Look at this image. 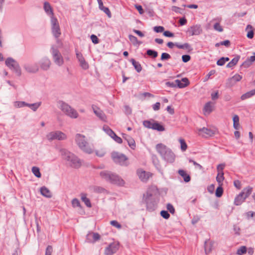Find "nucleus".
<instances>
[{"label": "nucleus", "instance_id": "c85d7f7f", "mask_svg": "<svg viewBox=\"0 0 255 255\" xmlns=\"http://www.w3.org/2000/svg\"><path fill=\"white\" fill-rule=\"evenodd\" d=\"M81 198L82 201L84 202L85 204L88 207H91L92 205L90 202V200L89 198L87 197V195L85 193H82L81 194Z\"/></svg>", "mask_w": 255, "mask_h": 255}, {"label": "nucleus", "instance_id": "09e8293b", "mask_svg": "<svg viewBox=\"0 0 255 255\" xmlns=\"http://www.w3.org/2000/svg\"><path fill=\"white\" fill-rule=\"evenodd\" d=\"M128 141L127 142L129 146L133 149H134L135 147V143L134 139L130 136H128Z\"/></svg>", "mask_w": 255, "mask_h": 255}, {"label": "nucleus", "instance_id": "5fc2aeb1", "mask_svg": "<svg viewBox=\"0 0 255 255\" xmlns=\"http://www.w3.org/2000/svg\"><path fill=\"white\" fill-rule=\"evenodd\" d=\"M213 27H214V29L215 30H216V31H218L219 32H222L223 31V28L220 25V24L219 22H217L215 23L214 24V26Z\"/></svg>", "mask_w": 255, "mask_h": 255}, {"label": "nucleus", "instance_id": "0e129e2a", "mask_svg": "<svg viewBox=\"0 0 255 255\" xmlns=\"http://www.w3.org/2000/svg\"><path fill=\"white\" fill-rule=\"evenodd\" d=\"M110 223L112 226L116 227L118 229H121L122 228L121 225L116 220L111 221Z\"/></svg>", "mask_w": 255, "mask_h": 255}, {"label": "nucleus", "instance_id": "423d86ee", "mask_svg": "<svg viewBox=\"0 0 255 255\" xmlns=\"http://www.w3.org/2000/svg\"><path fill=\"white\" fill-rule=\"evenodd\" d=\"M57 106L65 115L71 118H77L78 116L77 112L71 106L62 101H59Z\"/></svg>", "mask_w": 255, "mask_h": 255}, {"label": "nucleus", "instance_id": "f03ea898", "mask_svg": "<svg viewBox=\"0 0 255 255\" xmlns=\"http://www.w3.org/2000/svg\"><path fill=\"white\" fill-rule=\"evenodd\" d=\"M157 152L162 159L168 163H173L175 159V155L172 150L163 143H158L155 147Z\"/></svg>", "mask_w": 255, "mask_h": 255}, {"label": "nucleus", "instance_id": "bb28decb", "mask_svg": "<svg viewBox=\"0 0 255 255\" xmlns=\"http://www.w3.org/2000/svg\"><path fill=\"white\" fill-rule=\"evenodd\" d=\"M40 193L44 197L51 198L52 194L50 190L45 186H43L40 188Z\"/></svg>", "mask_w": 255, "mask_h": 255}, {"label": "nucleus", "instance_id": "603ef678", "mask_svg": "<svg viewBox=\"0 0 255 255\" xmlns=\"http://www.w3.org/2000/svg\"><path fill=\"white\" fill-rule=\"evenodd\" d=\"M93 191L96 193H101L104 192L106 190L100 186H95L93 187Z\"/></svg>", "mask_w": 255, "mask_h": 255}, {"label": "nucleus", "instance_id": "cd10ccee", "mask_svg": "<svg viewBox=\"0 0 255 255\" xmlns=\"http://www.w3.org/2000/svg\"><path fill=\"white\" fill-rule=\"evenodd\" d=\"M203 111L205 114H209L212 112L213 106L211 102H208L205 104Z\"/></svg>", "mask_w": 255, "mask_h": 255}, {"label": "nucleus", "instance_id": "49530a36", "mask_svg": "<svg viewBox=\"0 0 255 255\" xmlns=\"http://www.w3.org/2000/svg\"><path fill=\"white\" fill-rule=\"evenodd\" d=\"M222 184H219V186L217 187L216 190V196L217 197H220L222 196L223 193V189L222 187Z\"/></svg>", "mask_w": 255, "mask_h": 255}, {"label": "nucleus", "instance_id": "4be33fe9", "mask_svg": "<svg viewBox=\"0 0 255 255\" xmlns=\"http://www.w3.org/2000/svg\"><path fill=\"white\" fill-rule=\"evenodd\" d=\"M175 82L176 83V87L179 88H185L190 84L189 80L187 78H183L181 80L178 79L176 80H175Z\"/></svg>", "mask_w": 255, "mask_h": 255}, {"label": "nucleus", "instance_id": "20e7f679", "mask_svg": "<svg viewBox=\"0 0 255 255\" xmlns=\"http://www.w3.org/2000/svg\"><path fill=\"white\" fill-rule=\"evenodd\" d=\"M101 177L106 181L119 185L124 184V181L118 175L109 171H103L100 172Z\"/></svg>", "mask_w": 255, "mask_h": 255}, {"label": "nucleus", "instance_id": "052dcab7", "mask_svg": "<svg viewBox=\"0 0 255 255\" xmlns=\"http://www.w3.org/2000/svg\"><path fill=\"white\" fill-rule=\"evenodd\" d=\"M15 106L18 108H21L25 106L27 107L28 106V103L22 101L16 102Z\"/></svg>", "mask_w": 255, "mask_h": 255}, {"label": "nucleus", "instance_id": "9d476101", "mask_svg": "<svg viewBox=\"0 0 255 255\" xmlns=\"http://www.w3.org/2000/svg\"><path fill=\"white\" fill-rule=\"evenodd\" d=\"M54 63L59 66H62L64 63V60L60 52L55 46H52L50 49Z\"/></svg>", "mask_w": 255, "mask_h": 255}, {"label": "nucleus", "instance_id": "a878e982", "mask_svg": "<svg viewBox=\"0 0 255 255\" xmlns=\"http://www.w3.org/2000/svg\"><path fill=\"white\" fill-rule=\"evenodd\" d=\"M178 174L183 178L184 181L185 182H188L191 180L190 176L183 169H179L178 171Z\"/></svg>", "mask_w": 255, "mask_h": 255}, {"label": "nucleus", "instance_id": "b1692460", "mask_svg": "<svg viewBox=\"0 0 255 255\" xmlns=\"http://www.w3.org/2000/svg\"><path fill=\"white\" fill-rule=\"evenodd\" d=\"M137 173L139 178L143 182L147 181L150 176V173L149 172H146L145 171H138Z\"/></svg>", "mask_w": 255, "mask_h": 255}, {"label": "nucleus", "instance_id": "680f3d73", "mask_svg": "<svg viewBox=\"0 0 255 255\" xmlns=\"http://www.w3.org/2000/svg\"><path fill=\"white\" fill-rule=\"evenodd\" d=\"M72 205L73 207H81L80 203L77 198H74L72 200Z\"/></svg>", "mask_w": 255, "mask_h": 255}, {"label": "nucleus", "instance_id": "de8ad7c7", "mask_svg": "<svg viewBox=\"0 0 255 255\" xmlns=\"http://www.w3.org/2000/svg\"><path fill=\"white\" fill-rule=\"evenodd\" d=\"M146 54L149 56L152 57L154 58H156L158 56L157 52L151 49L147 50L146 51Z\"/></svg>", "mask_w": 255, "mask_h": 255}, {"label": "nucleus", "instance_id": "39448f33", "mask_svg": "<svg viewBox=\"0 0 255 255\" xmlns=\"http://www.w3.org/2000/svg\"><path fill=\"white\" fill-rule=\"evenodd\" d=\"M57 106L65 115L71 118H77L78 116L77 112L71 106L62 101H59Z\"/></svg>", "mask_w": 255, "mask_h": 255}, {"label": "nucleus", "instance_id": "bf43d9fd", "mask_svg": "<svg viewBox=\"0 0 255 255\" xmlns=\"http://www.w3.org/2000/svg\"><path fill=\"white\" fill-rule=\"evenodd\" d=\"M153 125V123H151L150 121L146 120L144 121L143 122V125L148 128H151L152 125Z\"/></svg>", "mask_w": 255, "mask_h": 255}, {"label": "nucleus", "instance_id": "7ed1b4c3", "mask_svg": "<svg viewBox=\"0 0 255 255\" xmlns=\"http://www.w3.org/2000/svg\"><path fill=\"white\" fill-rule=\"evenodd\" d=\"M75 141L80 149L84 152L91 154L94 152V146L90 144L86 140V137L79 133L75 135Z\"/></svg>", "mask_w": 255, "mask_h": 255}, {"label": "nucleus", "instance_id": "4c0bfd02", "mask_svg": "<svg viewBox=\"0 0 255 255\" xmlns=\"http://www.w3.org/2000/svg\"><path fill=\"white\" fill-rule=\"evenodd\" d=\"M152 162L155 167L158 170H160L161 166L160 161L156 155H153L152 156Z\"/></svg>", "mask_w": 255, "mask_h": 255}, {"label": "nucleus", "instance_id": "f8f14e48", "mask_svg": "<svg viewBox=\"0 0 255 255\" xmlns=\"http://www.w3.org/2000/svg\"><path fill=\"white\" fill-rule=\"evenodd\" d=\"M50 22L52 34L56 38L58 39L61 35V31L57 19L54 16H51Z\"/></svg>", "mask_w": 255, "mask_h": 255}, {"label": "nucleus", "instance_id": "6e6d98bb", "mask_svg": "<svg viewBox=\"0 0 255 255\" xmlns=\"http://www.w3.org/2000/svg\"><path fill=\"white\" fill-rule=\"evenodd\" d=\"M171 58V56L167 53H162L160 59L162 61L167 60Z\"/></svg>", "mask_w": 255, "mask_h": 255}, {"label": "nucleus", "instance_id": "473e14b6", "mask_svg": "<svg viewBox=\"0 0 255 255\" xmlns=\"http://www.w3.org/2000/svg\"><path fill=\"white\" fill-rule=\"evenodd\" d=\"M130 61L132 63V64L136 71L138 73H139L142 70V67L140 64L138 62H136L134 59L132 58L131 59Z\"/></svg>", "mask_w": 255, "mask_h": 255}, {"label": "nucleus", "instance_id": "6ab92c4d", "mask_svg": "<svg viewBox=\"0 0 255 255\" xmlns=\"http://www.w3.org/2000/svg\"><path fill=\"white\" fill-rule=\"evenodd\" d=\"M24 69L28 73H35L39 70L37 64H25L23 66Z\"/></svg>", "mask_w": 255, "mask_h": 255}, {"label": "nucleus", "instance_id": "3c124183", "mask_svg": "<svg viewBox=\"0 0 255 255\" xmlns=\"http://www.w3.org/2000/svg\"><path fill=\"white\" fill-rule=\"evenodd\" d=\"M180 145H181V149L183 151H185L187 148V145L185 142L184 139L182 138H180L179 140Z\"/></svg>", "mask_w": 255, "mask_h": 255}, {"label": "nucleus", "instance_id": "338daca9", "mask_svg": "<svg viewBox=\"0 0 255 255\" xmlns=\"http://www.w3.org/2000/svg\"><path fill=\"white\" fill-rule=\"evenodd\" d=\"M52 252V247L51 246H48L46 249L45 255H51Z\"/></svg>", "mask_w": 255, "mask_h": 255}, {"label": "nucleus", "instance_id": "f3484780", "mask_svg": "<svg viewBox=\"0 0 255 255\" xmlns=\"http://www.w3.org/2000/svg\"><path fill=\"white\" fill-rule=\"evenodd\" d=\"M76 57L78 60V61L80 63V66L84 70H87L89 68V64L88 62H87L83 57L82 54L80 52H79L78 51H76Z\"/></svg>", "mask_w": 255, "mask_h": 255}, {"label": "nucleus", "instance_id": "1a4fd4ad", "mask_svg": "<svg viewBox=\"0 0 255 255\" xmlns=\"http://www.w3.org/2000/svg\"><path fill=\"white\" fill-rule=\"evenodd\" d=\"M5 65L15 74L20 76L21 75V69L18 62L11 57L7 58L5 61Z\"/></svg>", "mask_w": 255, "mask_h": 255}, {"label": "nucleus", "instance_id": "ddd939ff", "mask_svg": "<svg viewBox=\"0 0 255 255\" xmlns=\"http://www.w3.org/2000/svg\"><path fill=\"white\" fill-rule=\"evenodd\" d=\"M46 137L49 140L55 139L63 140L66 139L67 138V136L64 133L59 130L49 132L47 134Z\"/></svg>", "mask_w": 255, "mask_h": 255}, {"label": "nucleus", "instance_id": "69168bd1", "mask_svg": "<svg viewBox=\"0 0 255 255\" xmlns=\"http://www.w3.org/2000/svg\"><path fill=\"white\" fill-rule=\"evenodd\" d=\"M167 209L169 212H170L171 214H174L175 212V209L173 205L170 203L167 204Z\"/></svg>", "mask_w": 255, "mask_h": 255}, {"label": "nucleus", "instance_id": "37998d69", "mask_svg": "<svg viewBox=\"0 0 255 255\" xmlns=\"http://www.w3.org/2000/svg\"><path fill=\"white\" fill-rule=\"evenodd\" d=\"M250 29L251 30L248 31V33H247V37L250 38V39H252L254 37V31L253 30V27L252 25L249 24L247 25V28H246V30L248 29Z\"/></svg>", "mask_w": 255, "mask_h": 255}, {"label": "nucleus", "instance_id": "9b49d317", "mask_svg": "<svg viewBox=\"0 0 255 255\" xmlns=\"http://www.w3.org/2000/svg\"><path fill=\"white\" fill-rule=\"evenodd\" d=\"M112 157L114 161L121 165H127V157L122 154L117 152H114L112 153Z\"/></svg>", "mask_w": 255, "mask_h": 255}, {"label": "nucleus", "instance_id": "a19ab883", "mask_svg": "<svg viewBox=\"0 0 255 255\" xmlns=\"http://www.w3.org/2000/svg\"><path fill=\"white\" fill-rule=\"evenodd\" d=\"M128 37L129 40L132 43L133 45H140L141 44V42L139 41L135 36L129 35Z\"/></svg>", "mask_w": 255, "mask_h": 255}, {"label": "nucleus", "instance_id": "58836bf2", "mask_svg": "<svg viewBox=\"0 0 255 255\" xmlns=\"http://www.w3.org/2000/svg\"><path fill=\"white\" fill-rule=\"evenodd\" d=\"M175 46L180 49H186L188 50H192V48H191L190 45L188 43H185L183 44H179L178 43H176Z\"/></svg>", "mask_w": 255, "mask_h": 255}, {"label": "nucleus", "instance_id": "f257e3e1", "mask_svg": "<svg viewBox=\"0 0 255 255\" xmlns=\"http://www.w3.org/2000/svg\"><path fill=\"white\" fill-rule=\"evenodd\" d=\"M60 153L68 166L74 168H79L81 166V160L74 153L65 148L61 149Z\"/></svg>", "mask_w": 255, "mask_h": 255}, {"label": "nucleus", "instance_id": "8fccbe9b", "mask_svg": "<svg viewBox=\"0 0 255 255\" xmlns=\"http://www.w3.org/2000/svg\"><path fill=\"white\" fill-rule=\"evenodd\" d=\"M247 252V249L246 246H242L241 247L237 252V254L238 255H243L245 254Z\"/></svg>", "mask_w": 255, "mask_h": 255}, {"label": "nucleus", "instance_id": "79ce46f5", "mask_svg": "<svg viewBox=\"0 0 255 255\" xmlns=\"http://www.w3.org/2000/svg\"><path fill=\"white\" fill-rule=\"evenodd\" d=\"M41 104V102L35 103L33 104H28V106L27 107H29L33 111H36L37 110V109L40 107Z\"/></svg>", "mask_w": 255, "mask_h": 255}, {"label": "nucleus", "instance_id": "393cba45", "mask_svg": "<svg viewBox=\"0 0 255 255\" xmlns=\"http://www.w3.org/2000/svg\"><path fill=\"white\" fill-rule=\"evenodd\" d=\"M246 198L243 196V193H240L235 198L234 204L236 206L241 205L245 200Z\"/></svg>", "mask_w": 255, "mask_h": 255}, {"label": "nucleus", "instance_id": "412c9836", "mask_svg": "<svg viewBox=\"0 0 255 255\" xmlns=\"http://www.w3.org/2000/svg\"><path fill=\"white\" fill-rule=\"evenodd\" d=\"M41 68L43 70H47L51 65L50 60L47 57L43 58L39 63Z\"/></svg>", "mask_w": 255, "mask_h": 255}, {"label": "nucleus", "instance_id": "6e6552de", "mask_svg": "<svg viewBox=\"0 0 255 255\" xmlns=\"http://www.w3.org/2000/svg\"><path fill=\"white\" fill-rule=\"evenodd\" d=\"M155 188H149L147 190L146 194L143 195V201L146 204L147 210L151 211L156 208V204L154 201L152 199L153 192L155 190Z\"/></svg>", "mask_w": 255, "mask_h": 255}, {"label": "nucleus", "instance_id": "dca6fc26", "mask_svg": "<svg viewBox=\"0 0 255 255\" xmlns=\"http://www.w3.org/2000/svg\"><path fill=\"white\" fill-rule=\"evenodd\" d=\"M202 32V29L200 25H195L189 27L187 33L189 36L198 35Z\"/></svg>", "mask_w": 255, "mask_h": 255}, {"label": "nucleus", "instance_id": "c756f323", "mask_svg": "<svg viewBox=\"0 0 255 255\" xmlns=\"http://www.w3.org/2000/svg\"><path fill=\"white\" fill-rule=\"evenodd\" d=\"M213 244V243L208 242L207 241L205 242L204 249L206 254H208L211 252Z\"/></svg>", "mask_w": 255, "mask_h": 255}, {"label": "nucleus", "instance_id": "72a5a7b5", "mask_svg": "<svg viewBox=\"0 0 255 255\" xmlns=\"http://www.w3.org/2000/svg\"><path fill=\"white\" fill-rule=\"evenodd\" d=\"M255 95V89L242 95L241 97V99L242 100H245L247 99H248V98L253 96Z\"/></svg>", "mask_w": 255, "mask_h": 255}, {"label": "nucleus", "instance_id": "a18cd8bd", "mask_svg": "<svg viewBox=\"0 0 255 255\" xmlns=\"http://www.w3.org/2000/svg\"><path fill=\"white\" fill-rule=\"evenodd\" d=\"M32 172L36 177L40 178L41 176L39 168L37 167H33L32 168Z\"/></svg>", "mask_w": 255, "mask_h": 255}, {"label": "nucleus", "instance_id": "864d4df0", "mask_svg": "<svg viewBox=\"0 0 255 255\" xmlns=\"http://www.w3.org/2000/svg\"><path fill=\"white\" fill-rule=\"evenodd\" d=\"M103 129L110 136L113 135V134L115 133L111 128L107 126L103 127Z\"/></svg>", "mask_w": 255, "mask_h": 255}, {"label": "nucleus", "instance_id": "774afa93", "mask_svg": "<svg viewBox=\"0 0 255 255\" xmlns=\"http://www.w3.org/2000/svg\"><path fill=\"white\" fill-rule=\"evenodd\" d=\"M153 29L157 33L162 32L164 30V27L161 26H155L154 27Z\"/></svg>", "mask_w": 255, "mask_h": 255}, {"label": "nucleus", "instance_id": "aec40b11", "mask_svg": "<svg viewBox=\"0 0 255 255\" xmlns=\"http://www.w3.org/2000/svg\"><path fill=\"white\" fill-rule=\"evenodd\" d=\"M100 239V235L97 233H89L86 236V240L89 243H95Z\"/></svg>", "mask_w": 255, "mask_h": 255}, {"label": "nucleus", "instance_id": "4d7b16f0", "mask_svg": "<svg viewBox=\"0 0 255 255\" xmlns=\"http://www.w3.org/2000/svg\"><path fill=\"white\" fill-rule=\"evenodd\" d=\"M115 141L118 142V143H122V139L117 135V134L114 133L113 135L111 136Z\"/></svg>", "mask_w": 255, "mask_h": 255}, {"label": "nucleus", "instance_id": "c9c22d12", "mask_svg": "<svg viewBox=\"0 0 255 255\" xmlns=\"http://www.w3.org/2000/svg\"><path fill=\"white\" fill-rule=\"evenodd\" d=\"M151 129L157 130L159 131H163L165 130L164 127L162 125L156 122L153 123V125L151 127Z\"/></svg>", "mask_w": 255, "mask_h": 255}, {"label": "nucleus", "instance_id": "2eb2a0df", "mask_svg": "<svg viewBox=\"0 0 255 255\" xmlns=\"http://www.w3.org/2000/svg\"><path fill=\"white\" fill-rule=\"evenodd\" d=\"M198 134L204 137H208L209 136H213L215 134L216 130L211 128H201L198 129Z\"/></svg>", "mask_w": 255, "mask_h": 255}, {"label": "nucleus", "instance_id": "2f4dec72", "mask_svg": "<svg viewBox=\"0 0 255 255\" xmlns=\"http://www.w3.org/2000/svg\"><path fill=\"white\" fill-rule=\"evenodd\" d=\"M242 78V76L236 74L232 78L228 79V82H230L232 85L235 84L237 82L240 81Z\"/></svg>", "mask_w": 255, "mask_h": 255}, {"label": "nucleus", "instance_id": "4468645a", "mask_svg": "<svg viewBox=\"0 0 255 255\" xmlns=\"http://www.w3.org/2000/svg\"><path fill=\"white\" fill-rule=\"evenodd\" d=\"M120 244L118 242H113L110 244L105 250L106 255H113L119 249Z\"/></svg>", "mask_w": 255, "mask_h": 255}, {"label": "nucleus", "instance_id": "7c9ffc66", "mask_svg": "<svg viewBox=\"0 0 255 255\" xmlns=\"http://www.w3.org/2000/svg\"><path fill=\"white\" fill-rule=\"evenodd\" d=\"M233 120L234 128L236 130H238L240 127L239 116L237 115H235L233 117Z\"/></svg>", "mask_w": 255, "mask_h": 255}, {"label": "nucleus", "instance_id": "e2e57ef3", "mask_svg": "<svg viewBox=\"0 0 255 255\" xmlns=\"http://www.w3.org/2000/svg\"><path fill=\"white\" fill-rule=\"evenodd\" d=\"M160 215L163 218L165 219H168L170 217V215L168 211L165 210L161 211L160 212Z\"/></svg>", "mask_w": 255, "mask_h": 255}, {"label": "nucleus", "instance_id": "13d9d810", "mask_svg": "<svg viewBox=\"0 0 255 255\" xmlns=\"http://www.w3.org/2000/svg\"><path fill=\"white\" fill-rule=\"evenodd\" d=\"M171 10L176 13L182 14L183 13V10L181 8L176 6H172L171 7Z\"/></svg>", "mask_w": 255, "mask_h": 255}, {"label": "nucleus", "instance_id": "ea45409f", "mask_svg": "<svg viewBox=\"0 0 255 255\" xmlns=\"http://www.w3.org/2000/svg\"><path fill=\"white\" fill-rule=\"evenodd\" d=\"M99 8L103 11L109 18H111L112 16V14L111 11L108 7H105L103 5V3H102V6L101 5H99Z\"/></svg>", "mask_w": 255, "mask_h": 255}, {"label": "nucleus", "instance_id": "f704fd0d", "mask_svg": "<svg viewBox=\"0 0 255 255\" xmlns=\"http://www.w3.org/2000/svg\"><path fill=\"white\" fill-rule=\"evenodd\" d=\"M252 190L253 188L250 186H248L244 188L241 193H243V196L246 199L251 194Z\"/></svg>", "mask_w": 255, "mask_h": 255}, {"label": "nucleus", "instance_id": "5701e85b", "mask_svg": "<svg viewBox=\"0 0 255 255\" xmlns=\"http://www.w3.org/2000/svg\"><path fill=\"white\" fill-rule=\"evenodd\" d=\"M43 8L45 12L47 14L50 15V17L54 16V13L52 8L50 4L48 2L45 1L44 2Z\"/></svg>", "mask_w": 255, "mask_h": 255}, {"label": "nucleus", "instance_id": "0eeeda50", "mask_svg": "<svg viewBox=\"0 0 255 255\" xmlns=\"http://www.w3.org/2000/svg\"><path fill=\"white\" fill-rule=\"evenodd\" d=\"M57 106L65 115L71 118H77L78 116L77 112L71 106L62 101H59Z\"/></svg>", "mask_w": 255, "mask_h": 255}, {"label": "nucleus", "instance_id": "a211bd4d", "mask_svg": "<svg viewBox=\"0 0 255 255\" xmlns=\"http://www.w3.org/2000/svg\"><path fill=\"white\" fill-rule=\"evenodd\" d=\"M94 114L102 121H105L107 117L104 112L95 105L92 106Z\"/></svg>", "mask_w": 255, "mask_h": 255}, {"label": "nucleus", "instance_id": "e433bc0d", "mask_svg": "<svg viewBox=\"0 0 255 255\" xmlns=\"http://www.w3.org/2000/svg\"><path fill=\"white\" fill-rule=\"evenodd\" d=\"M240 56H237L234 57L229 63L227 65V67L228 68H233L235 65H236L238 61L240 59Z\"/></svg>", "mask_w": 255, "mask_h": 255}, {"label": "nucleus", "instance_id": "c03bdc74", "mask_svg": "<svg viewBox=\"0 0 255 255\" xmlns=\"http://www.w3.org/2000/svg\"><path fill=\"white\" fill-rule=\"evenodd\" d=\"M224 179L223 172H219L216 177V180L219 184H222V182Z\"/></svg>", "mask_w": 255, "mask_h": 255}]
</instances>
